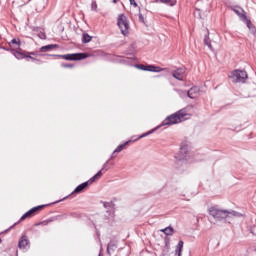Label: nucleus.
<instances>
[{"instance_id": "1", "label": "nucleus", "mask_w": 256, "mask_h": 256, "mask_svg": "<svg viewBox=\"0 0 256 256\" xmlns=\"http://www.w3.org/2000/svg\"><path fill=\"white\" fill-rule=\"evenodd\" d=\"M208 213L216 221H223V219H233V217H241V213L234 210H223L216 206H212L208 209Z\"/></svg>"}, {"instance_id": "2", "label": "nucleus", "mask_w": 256, "mask_h": 256, "mask_svg": "<svg viewBox=\"0 0 256 256\" xmlns=\"http://www.w3.org/2000/svg\"><path fill=\"white\" fill-rule=\"evenodd\" d=\"M187 119H189V113H187V109L184 108L166 117L161 126L165 127V125H177V123H183V121H187Z\"/></svg>"}, {"instance_id": "3", "label": "nucleus", "mask_w": 256, "mask_h": 256, "mask_svg": "<svg viewBox=\"0 0 256 256\" xmlns=\"http://www.w3.org/2000/svg\"><path fill=\"white\" fill-rule=\"evenodd\" d=\"M117 25L124 37L129 35V19L125 14H119L117 18Z\"/></svg>"}, {"instance_id": "4", "label": "nucleus", "mask_w": 256, "mask_h": 256, "mask_svg": "<svg viewBox=\"0 0 256 256\" xmlns=\"http://www.w3.org/2000/svg\"><path fill=\"white\" fill-rule=\"evenodd\" d=\"M232 83H245L247 81V71L245 70H234L231 72V75L229 76Z\"/></svg>"}, {"instance_id": "5", "label": "nucleus", "mask_w": 256, "mask_h": 256, "mask_svg": "<svg viewBox=\"0 0 256 256\" xmlns=\"http://www.w3.org/2000/svg\"><path fill=\"white\" fill-rule=\"evenodd\" d=\"M101 171L97 172L96 175H94L92 178H90L88 181L78 185L73 193H82V191L84 189H87V187H89V185H91L92 183H95V181L99 180V178L101 177Z\"/></svg>"}, {"instance_id": "6", "label": "nucleus", "mask_w": 256, "mask_h": 256, "mask_svg": "<svg viewBox=\"0 0 256 256\" xmlns=\"http://www.w3.org/2000/svg\"><path fill=\"white\" fill-rule=\"evenodd\" d=\"M60 59H65L66 61H81V59H87V54L85 53H74V54H64L58 55Z\"/></svg>"}, {"instance_id": "7", "label": "nucleus", "mask_w": 256, "mask_h": 256, "mask_svg": "<svg viewBox=\"0 0 256 256\" xmlns=\"http://www.w3.org/2000/svg\"><path fill=\"white\" fill-rule=\"evenodd\" d=\"M189 151V148L187 147V145H182L180 147V155L176 156V159L178 161H186L187 160V153Z\"/></svg>"}, {"instance_id": "8", "label": "nucleus", "mask_w": 256, "mask_h": 256, "mask_svg": "<svg viewBox=\"0 0 256 256\" xmlns=\"http://www.w3.org/2000/svg\"><path fill=\"white\" fill-rule=\"evenodd\" d=\"M172 77H174V79H177L178 81H183V79L185 78L184 68H178L172 71Z\"/></svg>"}, {"instance_id": "9", "label": "nucleus", "mask_w": 256, "mask_h": 256, "mask_svg": "<svg viewBox=\"0 0 256 256\" xmlns=\"http://www.w3.org/2000/svg\"><path fill=\"white\" fill-rule=\"evenodd\" d=\"M181 253H183V240H180L176 246V250L174 252H171L169 254H165L164 256H181Z\"/></svg>"}, {"instance_id": "10", "label": "nucleus", "mask_w": 256, "mask_h": 256, "mask_svg": "<svg viewBox=\"0 0 256 256\" xmlns=\"http://www.w3.org/2000/svg\"><path fill=\"white\" fill-rule=\"evenodd\" d=\"M28 245L29 239H27V236H22L18 243L19 249H27Z\"/></svg>"}, {"instance_id": "11", "label": "nucleus", "mask_w": 256, "mask_h": 256, "mask_svg": "<svg viewBox=\"0 0 256 256\" xmlns=\"http://www.w3.org/2000/svg\"><path fill=\"white\" fill-rule=\"evenodd\" d=\"M117 251V243L111 241L107 246L108 255H113Z\"/></svg>"}, {"instance_id": "12", "label": "nucleus", "mask_w": 256, "mask_h": 256, "mask_svg": "<svg viewBox=\"0 0 256 256\" xmlns=\"http://www.w3.org/2000/svg\"><path fill=\"white\" fill-rule=\"evenodd\" d=\"M232 11H234V13H236V15H238V17H240V19H242V21L247 19V15L243 14V13H245V10H243L241 8H232Z\"/></svg>"}, {"instance_id": "13", "label": "nucleus", "mask_w": 256, "mask_h": 256, "mask_svg": "<svg viewBox=\"0 0 256 256\" xmlns=\"http://www.w3.org/2000/svg\"><path fill=\"white\" fill-rule=\"evenodd\" d=\"M196 93H199V88L193 87L190 90H188L187 95L190 99H195L197 97Z\"/></svg>"}, {"instance_id": "14", "label": "nucleus", "mask_w": 256, "mask_h": 256, "mask_svg": "<svg viewBox=\"0 0 256 256\" xmlns=\"http://www.w3.org/2000/svg\"><path fill=\"white\" fill-rule=\"evenodd\" d=\"M243 21H245V23H246V25H247L249 31H251V34H252V35H255V31H256L255 25H253V23L251 22V20L247 19V17H246V19H244Z\"/></svg>"}, {"instance_id": "15", "label": "nucleus", "mask_w": 256, "mask_h": 256, "mask_svg": "<svg viewBox=\"0 0 256 256\" xmlns=\"http://www.w3.org/2000/svg\"><path fill=\"white\" fill-rule=\"evenodd\" d=\"M146 71H150L152 73H161V71H163V69L161 67L147 65Z\"/></svg>"}, {"instance_id": "16", "label": "nucleus", "mask_w": 256, "mask_h": 256, "mask_svg": "<svg viewBox=\"0 0 256 256\" xmlns=\"http://www.w3.org/2000/svg\"><path fill=\"white\" fill-rule=\"evenodd\" d=\"M57 44H50V45H46V46H42L40 48V51L42 53H47V51H51V49H56Z\"/></svg>"}, {"instance_id": "17", "label": "nucleus", "mask_w": 256, "mask_h": 256, "mask_svg": "<svg viewBox=\"0 0 256 256\" xmlns=\"http://www.w3.org/2000/svg\"><path fill=\"white\" fill-rule=\"evenodd\" d=\"M129 143H131V140L126 141L125 143L119 145L113 152V155H115V153H121V151H123V149H125V147H127V145H129Z\"/></svg>"}, {"instance_id": "18", "label": "nucleus", "mask_w": 256, "mask_h": 256, "mask_svg": "<svg viewBox=\"0 0 256 256\" xmlns=\"http://www.w3.org/2000/svg\"><path fill=\"white\" fill-rule=\"evenodd\" d=\"M159 3H164L165 5H169L170 7H175L177 4V0H158Z\"/></svg>"}, {"instance_id": "19", "label": "nucleus", "mask_w": 256, "mask_h": 256, "mask_svg": "<svg viewBox=\"0 0 256 256\" xmlns=\"http://www.w3.org/2000/svg\"><path fill=\"white\" fill-rule=\"evenodd\" d=\"M160 231L168 236L173 235V233L175 232V230L171 226L161 229Z\"/></svg>"}, {"instance_id": "20", "label": "nucleus", "mask_w": 256, "mask_h": 256, "mask_svg": "<svg viewBox=\"0 0 256 256\" xmlns=\"http://www.w3.org/2000/svg\"><path fill=\"white\" fill-rule=\"evenodd\" d=\"M35 214L31 210L26 212L21 218L20 221H25V219H29L30 217H33Z\"/></svg>"}, {"instance_id": "21", "label": "nucleus", "mask_w": 256, "mask_h": 256, "mask_svg": "<svg viewBox=\"0 0 256 256\" xmlns=\"http://www.w3.org/2000/svg\"><path fill=\"white\" fill-rule=\"evenodd\" d=\"M204 45H207L210 51H213V46L211 45V40L209 39V36H205L204 38Z\"/></svg>"}, {"instance_id": "22", "label": "nucleus", "mask_w": 256, "mask_h": 256, "mask_svg": "<svg viewBox=\"0 0 256 256\" xmlns=\"http://www.w3.org/2000/svg\"><path fill=\"white\" fill-rule=\"evenodd\" d=\"M159 127H161V126H158V127L154 128V129H152V130H150V131H148V132L142 134V135L139 137V139H143L144 137H148V135H151L152 133H155V131H157V130L159 129Z\"/></svg>"}, {"instance_id": "23", "label": "nucleus", "mask_w": 256, "mask_h": 256, "mask_svg": "<svg viewBox=\"0 0 256 256\" xmlns=\"http://www.w3.org/2000/svg\"><path fill=\"white\" fill-rule=\"evenodd\" d=\"M10 47H20L21 46V40L17 39H12L11 42L9 43Z\"/></svg>"}, {"instance_id": "24", "label": "nucleus", "mask_w": 256, "mask_h": 256, "mask_svg": "<svg viewBox=\"0 0 256 256\" xmlns=\"http://www.w3.org/2000/svg\"><path fill=\"white\" fill-rule=\"evenodd\" d=\"M91 39H93L89 34L85 33L82 36L83 43H90Z\"/></svg>"}, {"instance_id": "25", "label": "nucleus", "mask_w": 256, "mask_h": 256, "mask_svg": "<svg viewBox=\"0 0 256 256\" xmlns=\"http://www.w3.org/2000/svg\"><path fill=\"white\" fill-rule=\"evenodd\" d=\"M45 207V205H40V206H36L32 209H30L34 215H37V213H39V211H41V209H43Z\"/></svg>"}, {"instance_id": "26", "label": "nucleus", "mask_w": 256, "mask_h": 256, "mask_svg": "<svg viewBox=\"0 0 256 256\" xmlns=\"http://www.w3.org/2000/svg\"><path fill=\"white\" fill-rule=\"evenodd\" d=\"M14 55H15L16 59H25V57H27V56H25V54H23V53H21L19 51H16L14 53Z\"/></svg>"}, {"instance_id": "27", "label": "nucleus", "mask_w": 256, "mask_h": 256, "mask_svg": "<svg viewBox=\"0 0 256 256\" xmlns=\"http://www.w3.org/2000/svg\"><path fill=\"white\" fill-rule=\"evenodd\" d=\"M48 223H53V218H50V219L45 220L43 222H40V223H38L36 225H47Z\"/></svg>"}, {"instance_id": "28", "label": "nucleus", "mask_w": 256, "mask_h": 256, "mask_svg": "<svg viewBox=\"0 0 256 256\" xmlns=\"http://www.w3.org/2000/svg\"><path fill=\"white\" fill-rule=\"evenodd\" d=\"M139 21L140 23H143L147 26V22L145 21V17H143V14L139 13Z\"/></svg>"}, {"instance_id": "29", "label": "nucleus", "mask_w": 256, "mask_h": 256, "mask_svg": "<svg viewBox=\"0 0 256 256\" xmlns=\"http://www.w3.org/2000/svg\"><path fill=\"white\" fill-rule=\"evenodd\" d=\"M137 69H141V71H147V65L139 64L137 65Z\"/></svg>"}, {"instance_id": "30", "label": "nucleus", "mask_w": 256, "mask_h": 256, "mask_svg": "<svg viewBox=\"0 0 256 256\" xmlns=\"http://www.w3.org/2000/svg\"><path fill=\"white\" fill-rule=\"evenodd\" d=\"M91 9L92 11H97V2L95 0L92 1Z\"/></svg>"}, {"instance_id": "31", "label": "nucleus", "mask_w": 256, "mask_h": 256, "mask_svg": "<svg viewBox=\"0 0 256 256\" xmlns=\"http://www.w3.org/2000/svg\"><path fill=\"white\" fill-rule=\"evenodd\" d=\"M103 205H104L105 209H107L109 207H113L114 204H113V202H104Z\"/></svg>"}, {"instance_id": "32", "label": "nucleus", "mask_w": 256, "mask_h": 256, "mask_svg": "<svg viewBox=\"0 0 256 256\" xmlns=\"http://www.w3.org/2000/svg\"><path fill=\"white\" fill-rule=\"evenodd\" d=\"M61 66L64 67L65 69H73V64H65V63H63Z\"/></svg>"}, {"instance_id": "33", "label": "nucleus", "mask_w": 256, "mask_h": 256, "mask_svg": "<svg viewBox=\"0 0 256 256\" xmlns=\"http://www.w3.org/2000/svg\"><path fill=\"white\" fill-rule=\"evenodd\" d=\"M108 164H109V160L103 165L102 169L100 170L102 175H103V171H105Z\"/></svg>"}, {"instance_id": "34", "label": "nucleus", "mask_w": 256, "mask_h": 256, "mask_svg": "<svg viewBox=\"0 0 256 256\" xmlns=\"http://www.w3.org/2000/svg\"><path fill=\"white\" fill-rule=\"evenodd\" d=\"M130 4L134 5L135 7H137V2H135V0H130Z\"/></svg>"}, {"instance_id": "35", "label": "nucleus", "mask_w": 256, "mask_h": 256, "mask_svg": "<svg viewBox=\"0 0 256 256\" xmlns=\"http://www.w3.org/2000/svg\"><path fill=\"white\" fill-rule=\"evenodd\" d=\"M26 59H31L32 61H35V58H33L31 56H26Z\"/></svg>"}, {"instance_id": "36", "label": "nucleus", "mask_w": 256, "mask_h": 256, "mask_svg": "<svg viewBox=\"0 0 256 256\" xmlns=\"http://www.w3.org/2000/svg\"><path fill=\"white\" fill-rule=\"evenodd\" d=\"M111 159H115V155L112 154Z\"/></svg>"}, {"instance_id": "37", "label": "nucleus", "mask_w": 256, "mask_h": 256, "mask_svg": "<svg viewBox=\"0 0 256 256\" xmlns=\"http://www.w3.org/2000/svg\"><path fill=\"white\" fill-rule=\"evenodd\" d=\"M113 3H117V0H113Z\"/></svg>"}, {"instance_id": "38", "label": "nucleus", "mask_w": 256, "mask_h": 256, "mask_svg": "<svg viewBox=\"0 0 256 256\" xmlns=\"http://www.w3.org/2000/svg\"><path fill=\"white\" fill-rule=\"evenodd\" d=\"M2 242L1 238H0V243Z\"/></svg>"}, {"instance_id": "39", "label": "nucleus", "mask_w": 256, "mask_h": 256, "mask_svg": "<svg viewBox=\"0 0 256 256\" xmlns=\"http://www.w3.org/2000/svg\"><path fill=\"white\" fill-rule=\"evenodd\" d=\"M99 256H101V254H99Z\"/></svg>"}]
</instances>
